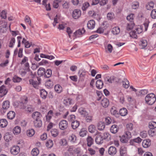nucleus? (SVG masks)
Here are the masks:
<instances>
[{"label": "nucleus", "instance_id": "obj_15", "mask_svg": "<svg viewBox=\"0 0 156 156\" xmlns=\"http://www.w3.org/2000/svg\"><path fill=\"white\" fill-rule=\"evenodd\" d=\"M33 123L34 126L36 128H40L42 126V121L41 119L34 120Z\"/></svg>", "mask_w": 156, "mask_h": 156}, {"label": "nucleus", "instance_id": "obj_35", "mask_svg": "<svg viewBox=\"0 0 156 156\" xmlns=\"http://www.w3.org/2000/svg\"><path fill=\"white\" fill-rule=\"evenodd\" d=\"M29 82L30 84L32 85L34 88H36L39 85L37 81L33 79H30Z\"/></svg>", "mask_w": 156, "mask_h": 156}, {"label": "nucleus", "instance_id": "obj_36", "mask_svg": "<svg viewBox=\"0 0 156 156\" xmlns=\"http://www.w3.org/2000/svg\"><path fill=\"white\" fill-rule=\"evenodd\" d=\"M120 32V28L118 27H114L112 30V33L114 35L118 34Z\"/></svg>", "mask_w": 156, "mask_h": 156}, {"label": "nucleus", "instance_id": "obj_22", "mask_svg": "<svg viewBox=\"0 0 156 156\" xmlns=\"http://www.w3.org/2000/svg\"><path fill=\"white\" fill-rule=\"evenodd\" d=\"M120 153L121 156H126L127 154L126 148L122 146L120 149Z\"/></svg>", "mask_w": 156, "mask_h": 156}, {"label": "nucleus", "instance_id": "obj_46", "mask_svg": "<svg viewBox=\"0 0 156 156\" xmlns=\"http://www.w3.org/2000/svg\"><path fill=\"white\" fill-rule=\"evenodd\" d=\"M134 23L133 22H130V23H128L126 27V29L127 30H131L133 27L134 26Z\"/></svg>", "mask_w": 156, "mask_h": 156}, {"label": "nucleus", "instance_id": "obj_7", "mask_svg": "<svg viewBox=\"0 0 156 156\" xmlns=\"http://www.w3.org/2000/svg\"><path fill=\"white\" fill-rule=\"evenodd\" d=\"M116 80L117 78L114 76H111L110 77L108 76L105 78L104 82L106 84L111 83L114 81L117 82Z\"/></svg>", "mask_w": 156, "mask_h": 156}, {"label": "nucleus", "instance_id": "obj_16", "mask_svg": "<svg viewBox=\"0 0 156 156\" xmlns=\"http://www.w3.org/2000/svg\"><path fill=\"white\" fill-rule=\"evenodd\" d=\"M140 47L141 49L145 48L147 45V41L145 40H142L139 43Z\"/></svg>", "mask_w": 156, "mask_h": 156}, {"label": "nucleus", "instance_id": "obj_29", "mask_svg": "<svg viewBox=\"0 0 156 156\" xmlns=\"http://www.w3.org/2000/svg\"><path fill=\"white\" fill-rule=\"evenodd\" d=\"M15 113L13 111H9L7 114V117L9 119H13L15 116Z\"/></svg>", "mask_w": 156, "mask_h": 156}, {"label": "nucleus", "instance_id": "obj_32", "mask_svg": "<svg viewBox=\"0 0 156 156\" xmlns=\"http://www.w3.org/2000/svg\"><path fill=\"white\" fill-rule=\"evenodd\" d=\"M20 132L21 128L18 126H16L13 129V133L15 135L18 134L20 133Z\"/></svg>", "mask_w": 156, "mask_h": 156}, {"label": "nucleus", "instance_id": "obj_25", "mask_svg": "<svg viewBox=\"0 0 156 156\" xmlns=\"http://www.w3.org/2000/svg\"><path fill=\"white\" fill-rule=\"evenodd\" d=\"M40 96L43 99H45L47 97L48 93L45 90L42 89L40 90Z\"/></svg>", "mask_w": 156, "mask_h": 156}, {"label": "nucleus", "instance_id": "obj_33", "mask_svg": "<svg viewBox=\"0 0 156 156\" xmlns=\"http://www.w3.org/2000/svg\"><path fill=\"white\" fill-rule=\"evenodd\" d=\"M69 140L72 143L76 142V136L74 134H72L69 136Z\"/></svg>", "mask_w": 156, "mask_h": 156}, {"label": "nucleus", "instance_id": "obj_64", "mask_svg": "<svg viewBox=\"0 0 156 156\" xmlns=\"http://www.w3.org/2000/svg\"><path fill=\"white\" fill-rule=\"evenodd\" d=\"M112 120L110 117H107L105 118V122L106 125H108L110 124Z\"/></svg>", "mask_w": 156, "mask_h": 156}, {"label": "nucleus", "instance_id": "obj_17", "mask_svg": "<svg viewBox=\"0 0 156 156\" xmlns=\"http://www.w3.org/2000/svg\"><path fill=\"white\" fill-rule=\"evenodd\" d=\"M78 112L81 115L84 117L88 115V112L85 110V108H79Z\"/></svg>", "mask_w": 156, "mask_h": 156}, {"label": "nucleus", "instance_id": "obj_24", "mask_svg": "<svg viewBox=\"0 0 156 156\" xmlns=\"http://www.w3.org/2000/svg\"><path fill=\"white\" fill-rule=\"evenodd\" d=\"M96 87L98 89H101L103 86V81L101 80H98L96 83Z\"/></svg>", "mask_w": 156, "mask_h": 156}, {"label": "nucleus", "instance_id": "obj_40", "mask_svg": "<svg viewBox=\"0 0 156 156\" xmlns=\"http://www.w3.org/2000/svg\"><path fill=\"white\" fill-rule=\"evenodd\" d=\"M51 135L54 137L57 136L58 134V130L55 129H52L51 131Z\"/></svg>", "mask_w": 156, "mask_h": 156}, {"label": "nucleus", "instance_id": "obj_1", "mask_svg": "<svg viewBox=\"0 0 156 156\" xmlns=\"http://www.w3.org/2000/svg\"><path fill=\"white\" fill-rule=\"evenodd\" d=\"M109 134L108 133H105L102 134L97 135L95 138L96 143L98 144H101L109 136Z\"/></svg>", "mask_w": 156, "mask_h": 156}, {"label": "nucleus", "instance_id": "obj_57", "mask_svg": "<svg viewBox=\"0 0 156 156\" xmlns=\"http://www.w3.org/2000/svg\"><path fill=\"white\" fill-rule=\"evenodd\" d=\"M15 42V39L14 37H12L11 38L10 41L9 45V47L10 48H12L13 47L14 44Z\"/></svg>", "mask_w": 156, "mask_h": 156}, {"label": "nucleus", "instance_id": "obj_20", "mask_svg": "<svg viewBox=\"0 0 156 156\" xmlns=\"http://www.w3.org/2000/svg\"><path fill=\"white\" fill-rule=\"evenodd\" d=\"M101 104L103 107H107L109 105V101L108 99L104 98L101 102Z\"/></svg>", "mask_w": 156, "mask_h": 156}, {"label": "nucleus", "instance_id": "obj_34", "mask_svg": "<svg viewBox=\"0 0 156 156\" xmlns=\"http://www.w3.org/2000/svg\"><path fill=\"white\" fill-rule=\"evenodd\" d=\"M45 71V69L44 68L42 67L40 68L37 71L38 75L40 76H44Z\"/></svg>", "mask_w": 156, "mask_h": 156}, {"label": "nucleus", "instance_id": "obj_23", "mask_svg": "<svg viewBox=\"0 0 156 156\" xmlns=\"http://www.w3.org/2000/svg\"><path fill=\"white\" fill-rule=\"evenodd\" d=\"M53 112L51 110L49 111L46 116V121L49 122L53 115Z\"/></svg>", "mask_w": 156, "mask_h": 156}, {"label": "nucleus", "instance_id": "obj_28", "mask_svg": "<svg viewBox=\"0 0 156 156\" xmlns=\"http://www.w3.org/2000/svg\"><path fill=\"white\" fill-rule=\"evenodd\" d=\"M127 113L128 111L126 108H122L119 111V113L122 116H126Z\"/></svg>", "mask_w": 156, "mask_h": 156}, {"label": "nucleus", "instance_id": "obj_13", "mask_svg": "<svg viewBox=\"0 0 156 156\" xmlns=\"http://www.w3.org/2000/svg\"><path fill=\"white\" fill-rule=\"evenodd\" d=\"M95 24V21L94 20H90L87 23V27L89 29H93L94 27Z\"/></svg>", "mask_w": 156, "mask_h": 156}, {"label": "nucleus", "instance_id": "obj_10", "mask_svg": "<svg viewBox=\"0 0 156 156\" xmlns=\"http://www.w3.org/2000/svg\"><path fill=\"white\" fill-rule=\"evenodd\" d=\"M41 113L37 112H34L32 115V117L34 120L41 119Z\"/></svg>", "mask_w": 156, "mask_h": 156}, {"label": "nucleus", "instance_id": "obj_9", "mask_svg": "<svg viewBox=\"0 0 156 156\" xmlns=\"http://www.w3.org/2000/svg\"><path fill=\"white\" fill-rule=\"evenodd\" d=\"M7 92L8 90L5 86L2 85L0 87V93L2 94L0 95L1 97H2L6 95Z\"/></svg>", "mask_w": 156, "mask_h": 156}, {"label": "nucleus", "instance_id": "obj_45", "mask_svg": "<svg viewBox=\"0 0 156 156\" xmlns=\"http://www.w3.org/2000/svg\"><path fill=\"white\" fill-rule=\"evenodd\" d=\"M46 145L48 148H51L53 145V141L50 139L48 140L46 142Z\"/></svg>", "mask_w": 156, "mask_h": 156}, {"label": "nucleus", "instance_id": "obj_48", "mask_svg": "<svg viewBox=\"0 0 156 156\" xmlns=\"http://www.w3.org/2000/svg\"><path fill=\"white\" fill-rule=\"evenodd\" d=\"M149 127L150 129H154L156 128V122L152 121L149 123Z\"/></svg>", "mask_w": 156, "mask_h": 156}, {"label": "nucleus", "instance_id": "obj_3", "mask_svg": "<svg viewBox=\"0 0 156 156\" xmlns=\"http://www.w3.org/2000/svg\"><path fill=\"white\" fill-rule=\"evenodd\" d=\"M20 148L17 145H14L10 148V151L12 154L16 155L18 154L20 152Z\"/></svg>", "mask_w": 156, "mask_h": 156}, {"label": "nucleus", "instance_id": "obj_44", "mask_svg": "<svg viewBox=\"0 0 156 156\" xmlns=\"http://www.w3.org/2000/svg\"><path fill=\"white\" fill-rule=\"evenodd\" d=\"M134 16L133 14H130L128 15L126 17V19L129 20L130 22H133V20Z\"/></svg>", "mask_w": 156, "mask_h": 156}, {"label": "nucleus", "instance_id": "obj_5", "mask_svg": "<svg viewBox=\"0 0 156 156\" xmlns=\"http://www.w3.org/2000/svg\"><path fill=\"white\" fill-rule=\"evenodd\" d=\"M28 60V58L26 56H24L20 62L21 64L22 65H23L25 69L26 70H28L29 69V68H30Z\"/></svg>", "mask_w": 156, "mask_h": 156}, {"label": "nucleus", "instance_id": "obj_27", "mask_svg": "<svg viewBox=\"0 0 156 156\" xmlns=\"http://www.w3.org/2000/svg\"><path fill=\"white\" fill-rule=\"evenodd\" d=\"M8 124V122L7 120L5 119H2L0 120V126L4 128Z\"/></svg>", "mask_w": 156, "mask_h": 156}, {"label": "nucleus", "instance_id": "obj_8", "mask_svg": "<svg viewBox=\"0 0 156 156\" xmlns=\"http://www.w3.org/2000/svg\"><path fill=\"white\" fill-rule=\"evenodd\" d=\"M81 15V11L80 9H74L72 13V16L75 19L79 18Z\"/></svg>", "mask_w": 156, "mask_h": 156}, {"label": "nucleus", "instance_id": "obj_30", "mask_svg": "<svg viewBox=\"0 0 156 156\" xmlns=\"http://www.w3.org/2000/svg\"><path fill=\"white\" fill-rule=\"evenodd\" d=\"M105 124L104 122H100L98 124V129L100 130H102L105 128Z\"/></svg>", "mask_w": 156, "mask_h": 156}, {"label": "nucleus", "instance_id": "obj_59", "mask_svg": "<svg viewBox=\"0 0 156 156\" xmlns=\"http://www.w3.org/2000/svg\"><path fill=\"white\" fill-rule=\"evenodd\" d=\"M10 102L8 101H4L2 104V107H9Z\"/></svg>", "mask_w": 156, "mask_h": 156}, {"label": "nucleus", "instance_id": "obj_39", "mask_svg": "<svg viewBox=\"0 0 156 156\" xmlns=\"http://www.w3.org/2000/svg\"><path fill=\"white\" fill-rule=\"evenodd\" d=\"M55 91L58 93H60L62 91V87L59 84L56 85L54 87Z\"/></svg>", "mask_w": 156, "mask_h": 156}, {"label": "nucleus", "instance_id": "obj_62", "mask_svg": "<svg viewBox=\"0 0 156 156\" xmlns=\"http://www.w3.org/2000/svg\"><path fill=\"white\" fill-rule=\"evenodd\" d=\"M68 120L69 121L71 122L75 121V116L74 115H71L69 116L68 117Z\"/></svg>", "mask_w": 156, "mask_h": 156}, {"label": "nucleus", "instance_id": "obj_47", "mask_svg": "<svg viewBox=\"0 0 156 156\" xmlns=\"http://www.w3.org/2000/svg\"><path fill=\"white\" fill-rule=\"evenodd\" d=\"M88 130L90 132L93 133L96 130V128L95 126L93 125H91L88 127Z\"/></svg>", "mask_w": 156, "mask_h": 156}, {"label": "nucleus", "instance_id": "obj_54", "mask_svg": "<svg viewBox=\"0 0 156 156\" xmlns=\"http://www.w3.org/2000/svg\"><path fill=\"white\" fill-rule=\"evenodd\" d=\"M25 21L26 23H27L30 26H31V22L30 20V18L28 16L26 15L25 16Z\"/></svg>", "mask_w": 156, "mask_h": 156}, {"label": "nucleus", "instance_id": "obj_61", "mask_svg": "<svg viewBox=\"0 0 156 156\" xmlns=\"http://www.w3.org/2000/svg\"><path fill=\"white\" fill-rule=\"evenodd\" d=\"M151 16L152 19L156 18V9H154L151 11Z\"/></svg>", "mask_w": 156, "mask_h": 156}, {"label": "nucleus", "instance_id": "obj_51", "mask_svg": "<svg viewBox=\"0 0 156 156\" xmlns=\"http://www.w3.org/2000/svg\"><path fill=\"white\" fill-rule=\"evenodd\" d=\"M123 86L125 88H127L129 86V83L126 79H125L124 81L123 82Z\"/></svg>", "mask_w": 156, "mask_h": 156}, {"label": "nucleus", "instance_id": "obj_14", "mask_svg": "<svg viewBox=\"0 0 156 156\" xmlns=\"http://www.w3.org/2000/svg\"><path fill=\"white\" fill-rule=\"evenodd\" d=\"M119 128L117 125L114 124L112 125L110 128L111 132L113 134H115L118 132Z\"/></svg>", "mask_w": 156, "mask_h": 156}, {"label": "nucleus", "instance_id": "obj_21", "mask_svg": "<svg viewBox=\"0 0 156 156\" xmlns=\"http://www.w3.org/2000/svg\"><path fill=\"white\" fill-rule=\"evenodd\" d=\"M80 125V122L77 120L73 121L71 122V127L74 129H77L79 127Z\"/></svg>", "mask_w": 156, "mask_h": 156}, {"label": "nucleus", "instance_id": "obj_26", "mask_svg": "<svg viewBox=\"0 0 156 156\" xmlns=\"http://www.w3.org/2000/svg\"><path fill=\"white\" fill-rule=\"evenodd\" d=\"M87 144L88 146L90 147L94 143V141L91 136H88L87 139Z\"/></svg>", "mask_w": 156, "mask_h": 156}, {"label": "nucleus", "instance_id": "obj_41", "mask_svg": "<svg viewBox=\"0 0 156 156\" xmlns=\"http://www.w3.org/2000/svg\"><path fill=\"white\" fill-rule=\"evenodd\" d=\"M26 133L27 136L31 137L34 135L35 131L34 129H31L27 130Z\"/></svg>", "mask_w": 156, "mask_h": 156}, {"label": "nucleus", "instance_id": "obj_19", "mask_svg": "<svg viewBox=\"0 0 156 156\" xmlns=\"http://www.w3.org/2000/svg\"><path fill=\"white\" fill-rule=\"evenodd\" d=\"M87 71L85 70H80L78 72V74L80 80L83 79V78L85 77Z\"/></svg>", "mask_w": 156, "mask_h": 156}, {"label": "nucleus", "instance_id": "obj_55", "mask_svg": "<svg viewBox=\"0 0 156 156\" xmlns=\"http://www.w3.org/2000/svg\"><path fill=\"white\" fill-rule=\"evenodd\" d=\"M148 133L149 136H153L155 135L156 131L155 129H150L148 131Z\"/></svg>", "mask_w": 156, "mask_h": 156}, {"label": "nucleus", "instance_id": "obj_6", "mask_svg": "<svg viewBox=\"0 0 156 156\" xmlns=\"http://www.w3.org/2000/svg\"><path fill=\"white\" fill-rule=\"evenodd\" d=\"M68 127V122L66 121L63 120L59 122V127L61 130H65Z\"/></svg>", "mask_w": 156, "mask_h": 156}, {"label": "nucleus", "instance_id": "obj_12", "mask_svg": "<svg viewBox=\"0 0 156 156\" xmlns=\"http://www.w3.org/2000/svg\"><path fill=\"white\" fill-rule=\"evenodd\" d=\"M142 145L145 148L149 147L151 145V140L149 139L144 140L142 143Z\"/></svg>", "mask_w": 156, "mask_h": 156}, {"label": "nucleus", "instance_id": "obj_56", "mask_svg": "<svg viewBox=\"0 0 156 156\" xmlns=\"http://www.w3.org/2000/svg\"><path fill=\"white\" fill-rule=\"evenodd\" d=\"M111 112L112 115L115 116L116 117H117L119 115L118 111L114 109L113 108H111Z\"/></svg>", "mask_w": 156, "mask_h": 156}, {"label": "nucleus", "instance_id": "obj_11", "mask_svg": "<svg viewBox=\"0 0 156 156\" xmlns=\"http://www.w3.org/2000/svg\"><path fill=\"white\" fill-rule=\"evenodd\" d=\"M116 152L117 150L115 147L111 146L109 148L108 153L110 155L113 156L116 154Z\"/></svg>", "mask_w": 156, "mask_h": 156}, {"label": "nucleus", "instance_id": "obj_31", "mask_svg": "<svg viewBox=\"0 0 156 156\" xmlns=\"http://www.w3.org/2000/svg\"><path fill=\"white\" fill-rule=\"evenodd\" d=\"M45 85L48 88H51L53 86V82L51 80H49L45 82Z\"/></svg>", "mask_w": 156, "mask_h": 156}, {"label": "nucleus", "instance_id": "obj_49", "mask_svg": "<svg viewBox=\"0 0 156 156\" xmlns=\"http://www.w3.org/2000/svg\"><path fill=\"white\" fill-rule=\"evenodd\" d=\"M12 80L14 82H19L22 80V79L16 76H15L13 77Z\"/></svg>", "mask_w": 156, "mask_h": 156}, {"label": "nucleus", "instance_id": "obj_52", "mask_svg": "<svg viewBox=\"0 0 156 156\" xmlns=\"http://www.w3.org/2000/svg\"><path fill=\"white\" fill-rule=\"evenodd\" d=\"M89 6V3L87 2H86L83 4L82 9L83 11L86 10Z\"/></svg>", "mask_w": 156, "mask_h": 156}, {"label": "nucleus", "instance_id": "obj_4", "mask_svg": "<svg viewBox=\"0 0 156 156\" xmlns=\"http://www.w3.org/2000/svg\"><path fill=\"white\" fill-rule=\"evenodd\" d=\"M85 32L84 28L76 30L73 34V36L75 38L80 37Z\"/></svg>", "mask_w": 156, "mask_h": 156}, {"label": "nucleus", "instance_id": "obj_42", "mask_svg": "<svg viewBox=\"0 0 156 156\" xmlns=\"http://www.w3.org/2000/svg\"><path fill=\"white\" fill-rule=\"evenodd\" d=\"M39 153V151L38 149L37 148H35L32 150L31 154L34 156H36Z\"/></svg>", "mask_w": 156, "mask_h": 156}, {"label": "nucleus", "instance_id": "obj_60", "mask_svg": "<svg viewBox=\"0 0 156 156\" xmlns=\"http://www.w3.org/2000/svg\"><path fill=\"white\" fill-rule=\"evenodd\" d=\"M137 33L135 30L131 32L130 33V35L131 37L134 38H136L137 35H136Z\"/></svg>", "mask_w": 156, "mask_h": 156}, {"label": "nucleus", "instance_id": "obj_63", "mask_svg": "<svg viewBox=\"0 0 156 156\" xmlns=\"http://www.w3.org/2000/svg\"><path fill=\"white\" fill-rule=\"evenodd\" d=\"M149 23V21L148 20H146L143 23V25L144 26L145 28V31H146L147 30Z\"/></svg>", "mask_w": 156, "mask_h": 156}, {"label": "nucleus", "instance_id": "obj_18", "mask_svg": "<svg viewBox=\"0 0 156 156\" xmlns=\"http://www.w3.org/2000/svg\"><path fill=\"white\" fill-rule=\"evenodd\" d=\"M142 141V139L139 137H137L136 138L130 140V144L132 145H134V143H139Z\"/></svg>", "mask_w": 156, "mask_h": 156}, {"label": "nucleus", "instance_id": "obj_37", "mask_svg": "<svg viewBox=\"0 0 156 156\" xmlns=\"http://www.w3.org/2000/svg\"><path fill=\"white\" fill-rule=\"evenodd\" d=\"M52 75V70L50 69H48L45 71L44 76L46 78H49Z\"/></svg>", "mask_w": 156, "mask_h": 156}, {"label": "nucleus", "instance_id": "obj_50", "mask_svg": "<svg viewBox=\"0 0 156 156\" xmlns=\"http://www.w3.org/2000/svg\"><path fill=\"white\" fill-rule=\"evenodd\" d=\"M72 100L70 98L64 100L63 101V103L66 106H68L72 104Z\"/></svg>", "mask_w": 156, "mask_h": 156}, {"label": "nucleus", "instance_id": "obj_58", "mask_svg": "<svg viewBox=\"0 0 156 156\" xmlns=\"http://www.w3.org/2000/svg\"><path fill=\"white\" fill-rule=\"evenodd\" d=\"M59 144L61 145L65 146L67 144V140L65 138H62L60 140Z\"/></svg>", "mask_w": 156, "mask_h": 156}, {"label": "nucleus", "instance_id": "obj_38", "mask_svg": "<svg viewBox=\"0 0 156 156\" xmlns=\"http://www.w3.org/2000/svg\"><path fill=\"white\" fill-rule=\"evenodd\" d=\"M120 141L122 143H126L128 141V138H127L125 135H123L121 136H120Z\"/></svg>", "mask_w": 156, "mask_h": 156}, {"label": "nucleus", "instance_id": "obj_2", "mask_svg": "<svg viewBox=\"0 0 156 156\" xmlns=\"http://www.w3.org/2000/svg\"><path fill=\"white\" fill-rule=\"evenodd\" d=\"M145 100L146 104L149 105H152L156 101L155 95L152 93L148 94L145 97Z\"/></svg>", "mask_w": 156, "mask_h": 156}, {"label": "nucleus", "instance_id": "obj_53", "mask_svg": "<svg viewBox=\"0 0 156 156\" xmlns=\"http://www.w3.org/2000/svg\"><path fill=\"white\" fill-rule=\"evenodd\" d=\"M126 129L128 131L132 130L133 129V125L132 123H129L126 125Z\"/></svg>", "mask_w": 156, "mask_h": 156}, {"label": "nucleus", "instance_id": "obj_43", "mask_svg": "<svg viewBox=\"0 0 156 156\" xmlns=\"http://www.w3.org/2000/svg\"><path fill=\"white\" fill-rule=\"evenodd\" d=\"M87 133V131L85 128H82L79 134L80 136L83 137L86 135Z\"/></svg>", "mask_w": 156, "mask_h": 156}]
</instances>
